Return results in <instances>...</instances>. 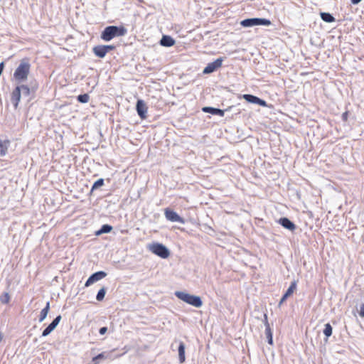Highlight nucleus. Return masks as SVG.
<instances>
[{
    "label": "nucleus",
    "mask_w": 364,
    "mask_h": 364,
    "mask_svg": "<svg viewBox=\"0 0 364 364\" xmlns=\"http://www.w3.org/2000/svg\"><path fill=\"white\" fill-rule=\"evenodd\" d=\"M160 44L164 47H171L175 44V40L170 36L164 35L160 40Z\"/></svg>",
    "instance_id": "a211bd4d"
},
{
    "label": "nucleus",
    "mask_w": 364,
    "mask_h": 364,
    "mask_svg": "<svg viewBox=\"0 0 364 364\" xmlns=\"http://www.w3.org/2000/svg\"><path fill=\"white\" fill-rule=\"evenodd\" d=\"M240 24L244 27H252L254 26H269L271 21L266 18H246L241 21Z\"/></svg>",
    "instance_id": "39448f33"
},
{
    "label": "nucleus",
    "mask_w": 364,
    "mask_h": 364,
    "mask_svg": "<svg viewBox=\"0 0 364 364\" xmlns=\"http://www.w3.org/2000/svg\"><path fill=\"white\" fill-rule=\"evenodd\" d=\"M17 87L20 89V92L21 93V95H23L24 96L30 95L31 90L27 85H18Z\"/></svg>",
    "instance_id": "b1692460"
},
{
    "label": "nucleus",
    "mask_w": 364,
    "mask_h": 364,
    "mask_svg": "<svg viewBox=\"0 0 364 364\" xmlns=\"http://www.w3.org/2000/svg\"><path fill=\"white\" fill-rule=\"evenodd\" d=\"M243 98L248 102L257 104L263 107L267 105V103L264 100L250 94H245L243 95Z\"/></svg>",
    "instance_id": "f8f14e48"
},
{
    "label": "nucleus",
    "mask_w": 364,
    "mask_h": 364,
    "mask_svg": "<svg viewBox=\"0 0 364 364\" xmlns=\"http://www.w3.org/2000/svg\"><path fill=\"white\" fill-rule=\"evenodd\" d=\"M0 301L3 304H8L10 301V296L8 293L5 292L0 296Z\"/></svg>",
    "instance_id": "c85d7f7f"
},
{
    "label": "nucleus",
    "mask_w": 364,
    "mask_h": 364,
    "mask_svg": "<svg viewBox=\"0 0 364 364\" xmlns=\"http://www.w3.org/2000/svg\"><path fill=\"white\" fill-rule=\"evenodd\" d=\"M11 141L9 139H0V156H4L7 154Z\"/></svg>",
    "instance_id": "6ab92c4d"
},
{
    "label": "nucleus",
    "mask_w": 364,
    "mask_h": 364,
    "mask_svg": "<svg viewBox=\"0 0 364 364\" xmlns=\"http://www.w3.org/2000/svg\"><path fill=\"white\" fill-rule=\"evenodd\" d=\"M49 310H50V302L48 301V302H47L46 306L41 311L40 316H39V322H42L43 321L45 320V318H46V316L48 314Z\"/></svg>",
    "instance_id": "4be33fe9"
},
{
    "label": "nucleus",
    "mask_w": 364,
    "mask_h": 364,
    "mask_svg": "<svg viewBox=\"0 0 364 364\" xmlns=\"http://www.w3.org/2000/svg\"><path fill=\"white\" fill-rule=\"evenodd\" d=\"M90 96L87 94L80 95L77 100L80 103H87L89 101Z\"/></svg>",
    "instance_id": "cd10ccee"
},
{
    "label": "nucleus",
    "mask_w": 364,
    "mask_h": 364,
    "mask_svg": "<svg viewBox=\"0 0 364 364\" xmlns=\"http://www.w3.org/2000/svg\"><path fill=\"white\" fill-rule=\"evenodd\" d=\"M346 115H347V113H344V114H343V117H346Z\"/></svg>",
    "instance_id": "72a5a7b5"
},
{
    "label": "nucleus",
    "mask_w": 364,
    "mask_h": 364,
    "mask_svg": "<svg viewBox=\"0 0 364 364\" xmlns=\"http://www.w3.org/2000/svg\"><path fill=\"white\" fill-rule=\"evenodd\" d=\"M178 358L181 363H183L185 360V344L183 342L181 341L178 346Z\"/></svg>",
    "instance_id": "aec40b11"
},
{
    "label": "nucleus",
    "mask_w": 364,
    "mask_h": 364,
    "mask_svg": "<svg viewBox=\"0 0 364 364\" xmlns=\"http://www.w3.org/2000/svg\"><path fill=\"white\" fill-rule=\"evenodd\" d=\"M333 328L330 323H326L323 329L324 335L328 338L332 335Z\"/></svg>",
    "instance_id": "a878e982"
},
{
    "label": "nucleus",
    "mask_w": 364,
    "mask_h": 364,
    "mask_svg": "<svg viewBox=\"0 0 364 364\" xmlns=\"http://www.w3.org/2000/svg\"><path fill=\"white\" fill-rule=\"evenodd\" d=\"M112 227L108 224L103 225L101 228L96 232L97 235L102 233H109L112 231Z\"/></svg>",
    "instance_id": "5701e85b"
},
{
    "label": "nucleus",
    "mask_w": 364,
    "mask_h": 364,
    "mask_svg": "<svg viewBox=\"0 0 364 364\" xmlns=\"http://www.w3.org/2000/svg\"><path fill=\"white\" fill-rule=\"evenodd\" d=\"M296 281L294 280L293 282H291L289 287L287 289L285 294L281 298L280 301L279 303V306H281V304L284 303L287 300V299L294 293V291L296 289Z\"/></svg>",
    "instance_id": "4468645a"
},
{
    "label": "nucleus",
    "mask_w": 364,
    "mask_h": 364,
    "mask_svg": "<svg viewBox=\"0 0 364 364\" xmlns=\"http://www.w3.org/2000/svg\"><path fill=\"white\" fill-rule=\"evenodd\" d=\"M127 33V30L123 26H109L102 31L100 37L105 41H109L115 37L124 36Z\"/></svg>",
    "instance_id": "f257e3e1"
},
{
    "label": "nucleus",
    "mask_w": 364,
    "mask_h": 364,
    "mask_svg": "<svg viewBox=\"0 0 364 364\" xmlns=\"http://www.w3.org/2000/svg\"><path fill=\"white\" fill-rule=\"evenodd\" d=\"M164 214L166 218L169 221L178 222L182 224L184 223V220L181 216H179L176 212L170 210L169 208H166L165 210Z\"/></svg>",
    "instance_id": "9d476101"
},
{
    "label": "nucleus",
    "mask_w": 364,
    "mask_h": 364,
    "mask_svg": "<svg viewBox=\"0 0 364 364\" xmlns=\"http://www.w3.org/2000/svg\"><path fill=\"white\" fill-rule=\"evenodd\" d=\"M31 65L27 59H23L14 73V77L18 82L27 80L30 73Z\"/></svg>",
    "instance_id": "f03ea898"
},
{
    "label": "nucleus",
    "mask_w": 364,
    "mask_h": 364,
    "mask_svg": "<svg viewBox=\"0 0 364 364\" xmlns=\"http://www.w3.org/2000/svg\"><path fill=\"white\" fill-rule=\"evenodd\" d=\"M136 109L138 115L140 117L141 119H144L147 117V109L148 107L142 100H138L136 105Z\"/></svg>",
    "instance_id": "0eeeda50"
},
{
    "label": "nucleus",
    "mask_w": 364,
    "mask_h": 364,
    "mask_svg": "<svg viewBox=\"0 0 364 364\" xmlns=\"http://www.w3.org/2000/svg\"><path fill=\"white\" fill-rule=\"evenodd\" d=\"M107 276V273L104 271H99L97 272H95L92 275L90 276V277L87 279V280L85 282V286L86 287L90 286L91 284H94L95 282H98L99 280L105 278Z\"/></svg>",
    "instance_id": "6e6552de"
},
{
    "label": "nucleus",
    "mask_w": 364,
    "mask_h": 364,
    "mask_svg": "<svg viewBox=\"0 0 364 364\" xmlns=\"http://www.w3.org/2000/svg\"><path fill=\"white\" fill-rule=\"evenodd\" d=\"M114 48L115 46L112 45H98L93 47L92 52L96 56L103 58L108 52Z\"/></svg>",
    "instance_id": "423d86ee"
},
{
    "label": "nucleus",
    "mask_w": 364,
    "mask_h": 364,
    "mask_svg": "<svg viewBox=\"0 0 364 364\" xmlns=\"http://www.w3.org/2000/svg\"><path fill=\"white\" fill-rule=\"evenodd\" d=\"M223 58H219L216 59L215 61L210 63L208 65L204 68L203 73L204 74H210L215 71L218 68L222 66Z\"/></svg>",
    "instance_id": "1a4fd4ad"
},
{
    "label": "nucleus",
    "mask_w": 364,
    "mask_h": 364,
    "mask_svg": "<svg viewBox=\"0 0 364 364\" xmlns=\"http://www.w3.org/2000/svg\"><path fill=\"white\" fill-rule=\"evenodd\" d=\"M320 16L321 18L326 23H332L336 21L335 18L330 13L321 12Z\"/></svg>",
    "instance_id": "412c9836"
},
{
    "label": "nucleus",
    "mask_w": 364,
    "mask_h": 364,
    "mask_svg": "<svg viewBox=\"0 0 364 364\" xmlns=\"http://www.w3.org/2000/svg\"><path fill=\"white\" fill-rule=\"evenodd\" d=\"M107 357L105 356V353H102L98 354L97 356L94 357L92 358V361L95 362V364H98L100 360L105 359Z\"/></svg>",
    "instance_id": "c756f323"
},
{
    "label": "nucleus",
    "mask_w": 364,
    "mask_h": 364,
    "mask_svg": "<svg viewBox=\"0 0 364 364\" xmlns=\"http://www.w3.org/2000/svg\"><path fill=\"white\" fill-rule=\"evenodd\" d=\"M102 186H104V179L103 178L98 179L92 185V187L91 188V193H92L95 190L102 187Z\"/></svg>",
    "instance_id": "393cba45"
},
{
    "label": "nucleus",
    "mask_w": 364,
    "mask_h": 364,
    "mask_svg": "<svg viewBox=\"0 0 364 364\" xmlns=\"http://www.w3.org/2000/svg\"><path fill=\"white\" fill-rule=\"evenodd\" d=\"M278 223L283 228H284L289 230H291V231H294L296 228L295 224L293 222H291L289 218H285V217L281 218L278 220Z\"/></svg>",
    "instance_id": "2eb2a0df"
},
{
    "label": "nucleus",
    "mask_w": 364,
    "mask_h": 364,
    "mask_svg": "<svg viewBox=\"0 0 364 364\" xmlns=\"http://www.w3.org/2000/svg\"><path fill=\"white\" fill-rule=\"evenodd\" d=\"M359 315L360 317L364 318V303L360 305Z\"/></svg>",
    "instance_id": "7c9ffc66"
},
{
    "label": "nucleus",
    "mask_w": 364,
    "mask_h": 364,
    "mask_svg": "<svg viewBox=\"0 0 364 364\" xmlns=\"http://www.w3.org/2000/svg\"><path fill=\"white\" fill-rule=\"evenodd\" d=\"M149 250L163 259H166L170 255V251L163 244L158 242L153 243L152 245H149Z\"/></svg>",
    "instance_id": "20e7f679"
},
{
    "label": "nucleus",
    "mask_w": 364,
    "mask_h": 364,
    "mask_svg": "<svg viewBox=\"0 0 364 364\" xmlns=\"http://www.w3.org/2000/svg\"><path fill=\"white\" fill-rule=\"evenodd\" d=\"M106 294V289L105 287L101 288L96 296V299L99 301H102Z\"/></svg>",
    "instance_id": "bb28decb"
},
{
    "label": "nucleus",
    "mask_w": 364,
    "mask_h": 364,
    "mask_svg": "<svg viewBox=\"0 0 364 364\" xmlns=\"http://www.w3.org/2000/svg\"><path fill=\"white\" fill-rule=\"evenodd\" d=\"M107 327L106 326H104V327H102L100 328L99 330V333L101 334V335H104L107 333Z\"/></svg>",
    "instance_id": "2f4dec72"
},
{
    "label": "nucleus",
    "mask_w": 364,
    "mask_h": 364,
    "mask_svg": "<svg viewBox=\"0 0 364 364\" xmlns=\"http://www.w3.org/2000/svg\"><path fill=\"white\" fill-rule=\"evenodd\" d=\"M350 1L353 4H358L361 1V0H350Z\"/></svg>",
    "instance_id": "473e14b6"
},
{
    "label": "nucleus",
    "mask_w": 364,
    "mask_h": 364,
    "mask_svg": "<svg viewBox=\"0 0 364 364\" xmlns=\"http://www.w3.org/2000/svg\"><path fill=\"white\" fill-rule=\"evenodd\" d=\"M264 323L265 326V335L267 338L268 343L270 345L273 344V336L272 331L270 328L269 323L267 321V315L266 314H264Z\"/></svg>",
    "instance_id": "ddd939ff"
},
{
    "label": "nucleus",
    "mask_w": 364,
    "mask_h": 364,
    "mask_svg": "<svg viewBox=\"0 0 364 364\" xmlns=\"http://www.w3.org/2000/svg\"><path fill=\"white\" fill-rule=\"evenodd\" d=\"M202 111L205 113H210L211 114L218 115L220 117H223L225 114L224 110L212 107H204L202 108Z\"/></svg>",
    "instance_id": "dca6fc26"
},
{
    "label": "nucleus",
    "mask_w": 364,
    "mask_h": 364,
    "mask_svg": "<svg viewBox=\"0 0 364 364\" xmlns=\"http://www.w3.org/2000/svg\"><path fill=\"white\" fill-rule=\"evenodd\" d=\"M175 295L179 299L195 307L198 308L203 305L202 300L198 296L191 295L183 291H176Z\"/></svg>",
    "instance_id": "7ed1b4c3"
},
{
    "label": "nucleus",
    "mask_w": 364,
    "mask_h": 364,
    "mask_svg": "<svg viewBox=\"0 0 364 364\" xmlns=\"http://www.w3.org/2000/svg\"><path fill=\"white\" fill-rule=\"evenodd\" d=\"M62 317L60 315L56 316L53 321L43 331L42 336L46 337L48 336L58 325Z\"/></svg>",
    "instance_id": "9b49d317"
},
{
    "label": "nucleus",
    "mask_w": 364,
    "mask_h": 364,
    "mask_svg": "<svg viewBox=\"0 0 364 364\" xmlns=\"http://www.w3.org/2000/svg\"><path fill=\"white\" fill-rule=\"evenodd\" d=\"M21 93L20 92V89L16 87L11 93V102L15 108H17L18 102L21 100Z\"/></svg>",
    "instance_id": "f3484780"
}]
</instances>
